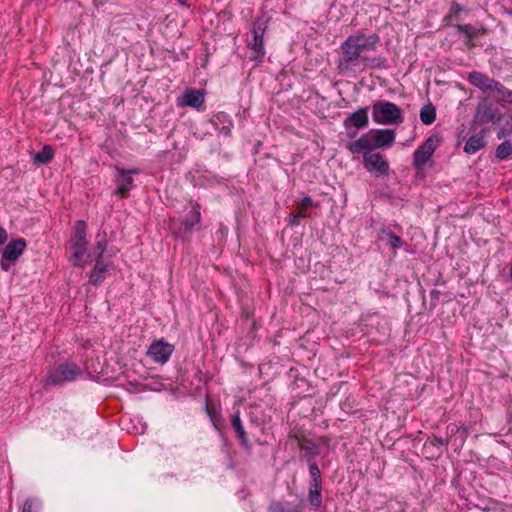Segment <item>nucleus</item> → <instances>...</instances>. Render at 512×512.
I'll return each mask as SVG.
<instances>
[{"label": "nucleus", "instance_id": "40", "mask_svg": "<svg viewBox=\"0 0 512 512\" xmlns=\"http://www.w3.org/2000/svg\"><path fill=\"white\" fill-rule=\"evenodd\" d=\"M176 1L179 2L180 4L184 5L186 0H176Z\"/></svg>", "mask_w": 512, "mask_h": 512}, {"label": "nucleus", "instance_id": "31", "mask_svg": "<svg viewBox=\"0 0 512 512\" xmlns=\"http://www.w3.org/2000/svg\"><path fill=\"white\" fill-rule=\"evenodd\" d=\"M306 217H307V211L305 209L299 208L298 212L296 214L292 215V217L289 220V223L292 226L299 225L300 219L306 218Z\"/></svg>", "mask_w": 512, "mask_h": 512}, {"label": "nucleus", "instance_id": "37", "mask_svg": "<svg viewBox=\"0 0 512 512\" xmlns=\"http://www.w3.org/2000/svg\"><path fill=\"white\" fill-rule=\"evenodd\" d=\"M312 206V199L310 197H304L301 200L300 208L307 210L308 207Z\"/></svg>", "mask_w": 512, "mask_h": 512}, {"label": "nucleus", "instance_id": "7", "mask_svg": "<svg viewBox=\"0 0 512 512\" xmlns=\"http://www.w3.org/2000/svg\"><path fill=\"white\" fill-rule=\"evenodd\" d=\"M264 31L265 22L260 20L256 21L253 28V41L249 43V47L252 52L251 59L254 61H261L265 55L263 40Z\"/></svg>", "mask_w": 512, "mask_h": 512}, {"label": "nucleus", "instance_id": "28", "mask_svg": "<svg viewBox=\"0 0 512 512\" xmlns=\"http://www.w3.org/2000/svg\"><path fill=\"white\" fill-rule=\"evenodd\" d=\"M460 433V444H462L467 437V429L464 427H459L456 424H450L447 426V434L449 436V440H451L452 436Z\"/></svg>", "mask_w": 512, "mask_h": 512}, {"label": "nucleus", "instance_id": "23", "mask_svg": "<svg viewBox=\"0 0 512 512\" xmlns=\"http://www.w3.org/2000/svg\"><path fill=\"white\" fill-rule=\"evenodd\" d=\"M96 244L93 248V256L96 258V261L97 260H101V257L106 249V245H107V236H106V233L103 232V233H98L97 236H96Z\"/></svg>", "mask_w": 512, "mask_h": 512}, {"label": "nucleus", "instance_id": "30", "mask_svg": "<svg viewBox=\"0 0 512 512\" xmlns=\"http://www.w3.org/2000/svg\"><path fill=\"white\" fill-rule=\"evenodd\" d=\"M361 63L365 67L381 68L385 66V59L382 57L368 58V61Z\"/></svg>", "mask_w": 512, "mask_h": 512}, {"label": "nucleus", "instance_id": "41", "mask_svg": "<svg viewBox=\"0 0 512 512\" xmlns=\"http://www.w3.org/2000/svg\"><path fill=\"white\" fill-rule=\"evenodd\" d=\"M460 10H461V8H460V6L457 4V5H456V11H460Z\"/></svg>", "mask_w": 512, "mask_h": 512}, {"label": "nucleus", "instance_id": "17", "mask_svg": "<svg viewBox=\"0 0 512 512\" xmlns=\"http://www.w3.org/2000/svg\"><path fill=\"white\" fill-rule=\"evenodd\" d=\"M299 448L302 451V457L308 462L314 459L319 454L318 446L307 439L299 440Z\"/></svg>", "mask_w": 512, "mask_h": 512}, {"label": "nucleus", "instance_id": "36", "mask_svg": "<svg viewBox=\"0 0 512 512\" xmlns=\"http://www.w3.org/2000/svg\"><path fill=\"white\" fill-rule=\"evenodd\" d=\"M33 506H34V500L27 499L23 504L21 512H33Z\"/></svg>", "mask_w": 512, "mask_h": 512}, {"label": "nucleus", "instance_id": "3", "mask_svg": "<svg viewBox=\"0 0 512 512\" xmlns=\"http://www.w3.org/2000/svg\"><path fill=\"white\" fill-rule=\"evenodd\" d=\"M86 223L82 220H79L75 223L74 231L71 236V249L73 251L72 259L74 261V265L79 267H84L86 262L83 257L87 252L88 242L86 240Z\"/></svg>", "mask_w": 512, "mask_h": 512}, {"label": "nucleus", "instance_id": "2", "mask_svg": "<svg viewBox=\"0 0 512 512\" xmlns=\"http://www.w3.org/2000/svg\"><path fill=\"white\" fill-rule=\"evenodd\" d=\"M372 119L381 125L400 124L403 122L401 109L394 103L379 100L372 105Z\"/></svg>", "mask_w": 512, "mask_h": 512}, {"label": "nucleus", "instance_id": "34", "mask_svg": "<svg viewBox=\"0 0 512 512\" xmlns=\"http://www.w3.org/2000/svg\"><path fill=\"white\" fill-rule=\"evenodd\" d=\"M510 133H512V116L509 118V120L507 121L506 123V127H504L503 129H501L499 132H498V138H504L506 137L507 135H509Z\"/></svg>", "mask_w": 512, "mask_h": 512}, {"label": "nucleus", "instance_id": "21", "mask_svg": "<svg viewBox=\"0 0 512 512\" xmlns=\"http://www.w3.org/2000/svg\"><path fill=\"white\" fill-rule=\"evenodd\" d=\"M270 512H302V506L300 504L291 503H273L269 507Z\"/></svg>", "mask_w": 512, "mask_h": 512}, {"label": "nucleus", "instance_id": "26", "mask_svg": "<svg viewBox=\"0 0 512 512\" xmlns=\"http://www.w3.org/2000/svg\"><path fill=\"white\" fill-rule=\"evenodd\" d=\"M456 29L459 32L464 33L469 38V41L472 38H474V37L484 33V31H485L483 28L477 29L474 26H472L471 24H465V25H460L459 24V25H456Z\"/></svg>", "mask_w": 512, "mask_h": 512}, {"label": "nucleus", "instance_id": "29", "mask_svg": "<svg viewBox=\"0 0 512 512\" xmlns=\"http://www.w3.org/2000/svg\"><path fill=\"white\" fill-rule=\"evenodd\" d=\"M308 501L313 510H318L322 505L321 492H314L309 490Z\"/></svg>", "mask_w": 512, "mask_h": 512}, {"label": "nucleus", "instance_id": "6", "mask_svg": "<svg viewBox=\"0 0 512 512\" xmlns=\"http://www.w3.org/2000/svg\"><path fill=\"white\" fill-rule=\"evenodd\" d=\"M174 346L163 339L155 340L150 345L147 355L158 364H165L170 359Z\"/></svg>", "mask_w": 512, "mask_h": 512}, {"label": "nucleus", "instance_id": "18", "mask_svg": "<svg viewBox=\"0 0 512 512\" xmlns=\"http://www.w3.org/2000/svg\"><path fill=\"white\" fill-rule=\"evenodd\" d=\"M485 146L484 137L480 134L472 135L464 146V151L467 154H474Z\"/></svg>", "mask_w": 512, "mask_h": 512}, {"label": "nucleus", "instance_id": "42", "mask_svg": "<svg viewBox=\"0 0 512 512\" xmlns=\"http://www.w3.org/2000/svg\"><path fill=\"white\" fill-rule=\"evenodd\" d=\"M356 133L350 134V137H355Z\"/></svg>", "mask_w": 512, "mask_h": 512}, {"label": "nucleus", "instance_id": "38", "mask_svg": "<svg viewBox=\"0 0 512 512\" xmlns=\"http://www.w3.org/2000/svg\"><path fill=\"white\" fill-rule=\"evenodd\" d=\"M8 235L6 230L3 227H0V245L4 244L7 241Z\"/></svg>", "mask_w": 512, "mask_h": 512}, {"label": "nucleus", "instance_id": "1", "mask_svg": "<svg viewBox=\"0 0 512 512\" xmlns=\"http://www.w3.org/2000/svg\"><path fill=\"white\" fill-rule=\"evenodd\" d=\"M378 43L379 37L376 34L358 33L350 35L341 44L342 57L340 59V66L348 67L351 63L368 61V57L362 56V53L374 51Z\"/></svg>", "mask_w": 512, "mask_h": 512}, {"label": "nucleus", "instance_id": "32", "mask_svg": "<svg viewBox=\"0 0 512 512\" xmlns=\"http://www.w3.org/2000/svg\"><path fill=\"white\" fill-rule=\"evenodd\" d=\"M310 480H322L321 472L317 463L312 462L309 466Z\"/></svg>", "mask_w": 512, "mask_h": 512}, {"label": "nucleus", "instance_id": "9", "mask_svg": "<svg viewBox=\"0 0 512 512\" xmlns=\"http://www.w3.org/2000/svg\"><path fill=\"white\" fill-rule=\"evenodd\" d=\"M346 147L352 154L372 153L377 148L373 130L363 134L358 140L347 143Z\"/></svg>", "mask_w": 512, "mask_h": 512}, {"label": "nucleus", "instance_id": "16", "mask_svg": "<svg viewBox=\"0 0 512 512\" xmlns=\"http://www.w3.org/2000/svg\"><path fill=\"white\" fill-rule=\"evenodd\" d=\"M493 85L494 88L490 92L493 98L501 105L512 104V91L498 81Z\"/></svg>", "mask_w": 512, "mask_h": 512}, {"label": "nucleus", "instance_id": "39", "mask_svg": "<svg viewBox=\"0 0 512 512\" xmlns=\"http://www.w3.org/2000/svg\"><path fill=\"white\" fill-rule=\"evenodd\" d=\"M435 445H447L449 443V440H443L442 438L435 437L434 442Z\"/></svg>", "mask_w": 512, "mask_h": 512}, {"label": "nucleus", "instance_id": "22", "mask_svg": "<svg viewBox=\"0 0 512 512\" xmlns=\"http://www.w3.org/2000/svg\"><path fill=\"white\" fill-rule=\"evenodd\" d=\"M436 119V109L432 104L423 106L420 110V120L425 125L432 124Z\"/></svg>", "mask_w": 512, "mask_h": 512}, {"label": "nucleus", "instance_id": "10", "mask_svg": "<svg viewBox=\"0 0 512 512\" xmlns=\"http://www.w3.org/2000/svg\"><path fill=\"white\" fill-rule=\"evenodd\" d=\"M364 166L372 173L377 175H386L389 171V164L384 159L383 155L376 153H365L364 154Z\"/></svg>", "mask_w": 512, "mask_h": 512}, {"label": "nucleus", "instance_id": "35", "mask_svg": "<svg viewBox=\"0 0 512 512\" xmlns=\"http://www.w3.org/2000/svg\"><path fill=\"white\" fill-rule=\"evenodd\" d=\"M309 490L314 492L322 491V480H310Z\"/></svg>", "mask_w": 512, "mask_h": 512}, {"label": "nucleus", "instance_id": "5", "mask_svg": "<svg viewBox=\"0 0 512 512\" xmlns=\"http://www.w3.org/2000/svg\"><path fill=\"white\" fill-rule=\"evenodd\" d=\"M439 143L440 137L438 135L428 137L425 142L415 150L413 154V165L417 169H421L431 158Z\"/></svg>", "mask_w": 512, "mask_h": 512}, {"label": "nucleus", "instance_id": "14", "mask_svg": "<svg viewBox=\"0 0 512 512\" xmlns=\"http://www.w3.org/2000/svg\"><path fill=\"white\" fill-rule=\"evenodd\" d=\"M373 133L377 148L391 147L396 138L395 131L390 129H377L373 130Z\"/></svg>", "mask_w": 512, "mask_h": 512}, {"label": "nucleus", "instance_id": "8", "mask_svg": "<svg viewBox=\"0 0 512 512\" xmlns=\"http://www.w3.org/2000/svg\"><path fill=\"white\" fill-rule=\"evenodd\" d=\"M25 247L26 243L21 238L10 241L8 245L5 247L0 260L2 269L7 271L9 269V264L6 262L16 261L19 258V256L23 253Z\"/></svg>", "mask_w": 512, "mask_h": 512}, {"label": "nucleus", "instance_id": "24", "mask_svg": "<svg viewBox=\"0 0 512 512\" xmlns=\"http://www.w3.org/2000/svg\"><path fill=\"white\" fill-rule=\"evenodd\" d=\"M54 156V151L51 146L46 145L43 149L36 153L34 156V162L37 164H46L52 160Z\"/></svg>", "mask_w": 512, "mask_h": 512}, {"label": "nucleus", "instance_id": "4", "mask_svg": "<svg viewBox=\"0 0 512 512\" xmlns=\"http://www.w3.org/2000/svg\"><path fill=\"white\" fill-rule=\"evenodd\" d=\"M81 374V369L73 363H64L53 369L47 378L49 384L58 385L73 381Z\"/></svg>", "mask_w": 512, "mask_h": 512}, {"label": "nucleus", "instance_id": "19", "mask_svg": "<svg viewBox=\"0 0 512 512\" xmlns=\"http://www.w3.org/2000/svg\"><path fill=\"white\" fill-rule=\"evenodd\" d=\"M107 271V266L102 260H97L89 278V283L99 285L104 280V275Z\"/></svg>", "mask_w": 512, "mask_h": 512}, {"label": "nucleus", "instance_id": "12", "mask_svg": "<svg viewBox=\"0 0 512 512\" xmlns=\"http://www.w3.org/2000/svg\"><path fill=\"white\" fill-rule=\"evenodd\" d=\"M468 80L472 85L479 88L483 92H489V93L494 88L493 84H496V82H497L494 79H491L490 77H488L487 75H485L481 72H477V71L471 72L468 76Z\"/></svg>", "mask_w": 512, "mask_h": 512}, {"label": "nucleus", "instance_id": "11", "mask_svg": "<svg viewBox=\"0 0 512 512\" xmlns=\"http://www.w3.org/2000/svg\"><path fill=\"white\" fill-rule=\"evenodd\" d=\"M138 172L139 171L137 169L125 170L122 168H117L118 186L115 193L119 194L123 198L127 197L130 189L133 186V179L131 175L137 174Z\"/></svg>", "mask_w": 512, "mask_h": 512}, {"label": "nucleus", "instance_id": "15", "mask_svg": "<svg viewBox=\"0 0 512 512\" xmlns=\"http://www.w3.org/2000/svg\"><path fill=\"white\" fill-rule=\"evenodd\" d=\"M204 102V95L199 90H187L181 97L179 102L182 106L199 108Z\"/></svg>", "mask_w": 512, "mask_h": 512}, {"label": "nucleus", "instance_id": "13", "mask_svg": "<svg viewBox=\"0 0 512 512\" xmlns=\"http://www.w3.org/2000/svg\"><path fill=\"white\" fill-rule=\"evenodd\" d=\"M369 123L367 108H360L344 120L345 128L354 126L357 129L365 128Z\"/></svg>", "mask_w": 512, "mask_h": 512}, {"label": "nucleus", "instance_id": "27", "mask_svg": "<svg viewBox=\"0 0 512 512\" xmlns=\"http://www.w3.org/2000/svg\"><path fill=\"white\" fill-rule=\"evenodd\" d=\"M512 154V141H504L496 149V157L500 160L508 158Z\"/></svg>", "mask_w": 512, "mask_h": 512}, {"label": "nucleus", "instance_id": "25", "mask_svg": "<svg viewBox=\"0 0 512 512\" xmlns=\"http://www.w3.org/2000/svg\"><path fill=\"white\" fill-rule=\"evenodd\" d=\"M201 214L197 207H194L186 216L184 221L185 230H191L200 222Z\"/></svg>", "mask_w": 512, "mask_h": 512}, {"label": "nucleus", "instance_id": "20", "mask_svg": "<svg viewBox=\"0 0 512 512\" xmlns=\"http://www.w3.org/2000/svg\"><path fill=\"white\" fill-rule=\"evenodd\" d=\"M232 426L235 429V431L237 433V436L241 440L242 445L244 447L248 448L249 447L248 436H247V434H246V432L244 430V427L242 425L239 412H236L232 416Z\"/></svg>", "mask_w": 512, "mask_h": 512}, {"label": "nucleus", "instance_id": "33", "mask_svg": "<svg viewBox=\"0 0 512 512\" xmlns=\"http://www.w3.org/2000/svg\"><path fill=\"white\" fill-rule=\"evenodd\" d=\"M388 237H389V245L392 248H399L402 245L401 238L398 237L397 235H395L393 232H389Z\"/></svg>", "mask_w": 512, "mask_h": 512}]
</instances>
